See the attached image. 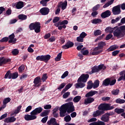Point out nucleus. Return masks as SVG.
Here are the masks:
<instances>
[{
    "label": "nucleus",
    "mask_w": 125,
    "mask_h": 125,
    "mask_svg": "<svg viewBox=\"0 0 125 125\" xmlns=\"http://www.w3.org/2000/svg\"><path fill=\"white\" fill-rule=\"evenodd\" d=\"M59 111L60 117L63 118V117H65L66 115H67L66 113H68L70 114L75 111V106H74V104L73 102H70L68 103H66L64 104H62L59 108Z\"/></svg>",
    "instance_id": "f257e3e1"
},
{
    "label": "nucleus",
    "mask_w": 125,
    "mask_h": 125,
    "mask_svg": "<svg viewBox=\"0 0 125 125\" xmlns=\"http://www.w3.org/2000/svg\"><path fill=\"white\" fill-rule=\"evenodd\" d=\"M114 37H116L117 39H121L125 36V25H122L117 28L113 31Z\"/></svg>",
    "instance_id": "f03ea898"
},
{
    "label": "nucleus",
    "mask_w": 125,
    "mask_h": 125,
    "mask_svg": "<svg viewBox=\"0 0 125 125\" xmlns=\"http://www.w3.org/2000/svg\"><path fill=\"white\" fill-rule=\"evenodd\" d=\"M105 45H106V42H99L98 43V46L93 49V52L91 53L92 55H98V54H100L103 51L99 50V49H103Z\"/></svg>",
    "instance_id": "7ed1b4c3"
},
{
    "label": "nucleus",
    "mask_w": 125,
    "mask_h": 125,
    "mask_svg": "<svg viewBox=\"0 0 125 125\" xmlns=\"http://www.w3.org/2000/svg\"><path fill=\"white\" fill-rule=\"evenodd\" d=\"M30 31L34 30L35 33L38 34L41 32V23L39 22H32L29 25Z\"/></svg>",
    "instance_id": "20e7f679"
},
{
    "label": "nucleus",
    "mask_w": 125,
    "mask_h": 125,
    "mask_svg": "<svg viewBox=\"0 0 125 125\" xmlns=\"http://www.w3.org/2000/svg\"><path fill=\"white\" fill-rule=\"evenodd\" d=\"M107 67L106 66L104 65V64H101L97 66H94L93 67L91 68V71H89L88 72V74H89V75H91L92 74H94V73H98L99 71H101V70H106V68Z\"/></svg>",
    "instance_id": "39448f33"
},
{
    "label": "nucleus",
    "mask_w": 125,
    "mask_h": 125,
    "mask_svg": "<svg viewBox=\"0 0 125 125\" xmlns=\"http://www.w3.org/2000/svg\"><path fill=\"white\" fill-rule=\"evenodd\" d=\"M98 110L100 111L104 112V111H110L115 109L114 105L110 106L109 104H101L98 107Z\"/></svg>",
    "instance_id": "423d86ee"
},
{
    "label": "nucleus",
    "mask_w": 125,
    "mask_h": 125,
    "mask_svg": "<svg viewBox=\"0 0 125 125\" xmlns=\"http://www.w3.org/2000/svg\"><path fill=\"white\" fill-rule=\"evenodd\" d=\"M89 78V75L86 74H82L78 79V83H86L87 82V80Z\"/></svg>",
    "instance_id": "0eeeda50"
},
{
    "label": "nucleus",
    "mask_w": 125,
    "mask_h": 125,
    "mask_svg": "<svg viewBox=\"0 0 125 125\" xmlns=\"http://www.w3.org/2000/svg\"><path fill=\"white\" fill-rule=\"evenodd\" d=\"M113 15H119L121 14V5H118L112 8V10Z\"/></svg>",
    "instance_id": "6e6552de"
},
{
    "label": "nucleus",
    "mask_w": 125,
    "mask_h": 125,
    "mask_svg": "<svg viewBox=\"0 0 125 125\" xmlns=\"http://www.w3.org/2000/svg\"><path fill=\"white\" fill-rule=\"evenodd\" d=\"M112 115L110 113H106L102 116L101 120L103 122H104V123H108L110 121V116H112Z\"/></svg>",
    "instance_id": "1a4fd4ad"
},
{
    "label": "nucleus",
    "mask_w": 125,
    "mask_h": 125,
    "mask_svg": "<svg viewBox=\"0 0 125 125\" xmlns=\"http://www.w3.org/2000/svg\"><path fill=\"white\" fill-rule=\"evenodd\" d=\"M42 79H41V77L38 76L34 79L33 81V83H34V86L35 87H39L42 85Z\"/></svg>",
    "instance_id": "9d476101"
},
{
    "label": "nucleus",
    "mask_w": 125,
    "mask_h": 125,
    "mask_svg": "<svg viewBox=\"0 0 125 125\" xmlns=\"http://www.w3.org/2000/svg\"><path fill=\"white\" fill-rule=\"evenodd\" d=\"M43 110L42 107H39L36 108L34 110L30 112V115H34V116H37V115H39V114H41L42 110Z\"/></svg>",
    "instance_id": "9b49d317"
},
{
    "label": "nucleus",
    "mask_w": 125,
    "mask_h": 125,
    "mask_svg": "<svg viewBox=\"0 0 125 125\" xmlns=\"http://www.w3.org/2000/svg\"><path fill=\"white\" fill-rule=\"evenodd\" d=\"M74 46V42L68 41L65 44L62 46V49H69Z\"/></svg>",
    "instance_id": "f8f14e48"
},
{
    "label": "nucleus",
    "mask_w": 125,
    "mask_h": 125,
    "mask_svg": "<svg viewBox=\"0 0 125 125\" xmlns=\"http://www.w3.org/2000/svg\"><path fill=\"white\" fill-rule=\"evenodd\" d=\"M10 62H11V59L6 58L3 57L0 58V66L5 65V64H7V63Z\"/></svg>",
    "instance_id": "ddd939ff"
},
{
    "label": "nucleus",
    "mask_w": 125,
    "mask_h": 125,
    "mask_svg": "<svg viewBox=\"0 0 125 125\" xmlns=\"http://www.w3.org/2000/svg\"><path fill=\"white\" fill-rule=\"evenodd\" d=\"M37 119V116L34 114H25L24 115V120L25 121H33V120H36Z\"/></svg>",
    "instance_id": "4468645a"
},
{
    "label": "nucleus",
    "mask_w": 125,
    "mask_h": 125,
    "mask_svg": "<svg viewBox=\"0 0 125 125\" xmlns=\"http://www.w3.org/2000/svg\"><path fill=\"white\" fill-rule=\"evenodd\" d=\"M14 38H15V35H14V33H12L11 35L9 36V38H8V39H9V40L8 41L9 43H13V44L16 43V41H17V39Z\"/></svg>",
    "instance_id": "2eb2a0df"
},
{
    "label": "nucleus",
    "mask_w": 125,
    "mask_h": 125,
    "mask_svg": "<svg viewBox=\"0 0 125 125\" xmlns=\"http://www.w3.org/2000/svg\"><path fill=\"white\" fill-rule=\"evenodd\" d=\"M49 11V8L48 7H43L40 10V12L42 15L45 16L48 15Z\"/></svg>",
    "instance_id": "dca6fc26"
},
{
    "label": "nucleus",
    "mask_w": 125,
    "mask_h": 125,
    "mask_svg": "<svg viewBox=\"0 0 125 125\" xmlns=\"http://www.w3.org/2000/svg\"><path fill=\"white\" fill-rule=\"evenodd\" d=\"M104 114H105V112L101 111V110L99 109L97 110L96 111H94L92 116L94 118H97V117L102 116V115H104Z\"/></svg>",
    "instance_id": "f3484780"
},
{
    "label": "nucleus",
    "mask_w": 125,
    "mask_h": 125,
    "mask_svg": "<svg viewBox=\"0 0 125 125\" xmlns=\"http://www.w3.org/2000/svg\"><path fill=\"white\" fill-rule=\"evenodd\" d=\"M111 11H110V10H107L105 12L102 13L101 15V16L102 18L105 19L109 17V16H111Z\"/></svg>",
    "instance_id": "a211bd4d"
},
{
    "label": "nucleus",
    "mask_w": 125,
    "mask_h": 125,
    "mask_svg": "<svg viewBox=\"0 0 125 125\" xmlns=\"http://www.w3.org/2000/svg\"><path fill=\"white\" fill-rule=\"evenodd\" d=\"M119 75L121 76H120L118 79V82H121V81H123L125 82V70H123L120 72Z\"/></svg>",
    "instance_id": "6ab92c4d"
},
{
    "label": "nucleus",
    "mask_w": 125,
    "mask_h": 125,
    "mask_svg": "<svg viewBox=\"0 0 125 125\" xmlns=\"http://www.w3.org/2000/svg\"><path fill=\"white\" fill-rule=\"evenodd\" d=\"M92 102H94V98L92 97L87 98L84 99V104L87 105V104H91Z\"/></svg>",
    "instance_id": "aec40b11"
},
{
    "label": "nucleus",
    "mask_w": 125,
    "mask_h": 125,
    "mask_svg": "<svg viewBox=\"0 0 125 125\" xmlns=\"http://www.w3.org/2000/svg\"><path fill=\"white\" fill-rule=\"evenodd\" d=\"M97 93V91H90L89 92H88L87 94H86L85 97H86V98L89 97H92L93 95H95Z\"/></svg>",
    "instance_id": "412c9836"
},
{
    "label": "nucleus",
    "mask_w": 125,
    "mask_h": 125,
    "mask_svg": "<svg viewBox=\"0 0 125 125\" xmlns=\"http://www.w3.org/2000/svg\"><path fill=\"white\" fill-rule=\"evenodd\" d=\"M18 72L13 73L10 74V75L8 77V79H12V80H15V79H17V78H18Z\"/></svg>",
    "instance_id": "4be33fe9"
},
{
    "label": "nucleus",
    "mask_w": 125,
    "mask_h": 125,
    "mask_svg": "<svg viewBox=\"0 0 125 125\" xmlns=\"http://www.w3.org/2000/svg\"><path fill=\"white\" fill-rule=\"evenodd\" d=\"M110 84V78H106L103 81V86H109Z\"/></svg>",
    "instance_id": "5701e85b"
},
{
    "label": "nucleus",
    "mask_w": 125,
    "mask_h": 125,
    "mask_svg": "<svg viewBox=\"0 0 125 125\" xmlns=\"http://www.w3.org/2000/svg\"><path fill=\"white\" fill-rule=\"evenodd\" d=\"M16 7L17 9H21L22 7H24V2L22 1H19L17 2Z\"/></svg>",
    "instance_id": "b1692460"
},
{
    "label": "nucleus",
    "mask_w": 125,
    "mask_h": 125,
    "mask_svg": "<svg viewBox=\"0 0 125 125\" xmlns=\"http://www.w3.org/2000/svg\"><path fill=\"white\" fill-rule=\"evenodd\" d=\"M82 44L83 43H79V42L75 43V46H77L76 47V49H77L78 51L82 50V49L83 48V45H82Z\"/></svg>",
    "instance_id": "393cba45"
},
{
    "label": "nucleus",
    "mask_w": 125,
    "mask_h": 125,
    "mask_svg": "<svg viewBox=\"0 0 125 125\" xmlns=\"http://www.w3.org/2000/svg\"><path fill=\"white\" fill-rule=\"evenodd\" d=\"M51 58V56L50 55H43V61L46 63L48 61H49Z\"/></svg>",
    "instance_id": "a878e982"
},
{
    "label": "nucleus",
    "mask_w": 125,
    "mask_h": 125,
    "mask_svg": "<svg viewBox=\"0 0 125 125\" xmlns=\"http://www.w3.org/2000/svg\"><path fill=\"white\" fill-rule=\"evenodd\" d=\"M18 19L19 20H21L22 21H23L24 20H26L27 18H28V17L26 15L24 14H20L18 16Z\"/></svg>",
    "instance_id": "bb28decb"
},
{
    "label": "nucleus",
    "mask_w": 125,
    "mask_h": 125,
    "mask_svg": "<svg viewBox=\"0 0 125 125\" xmlns=\"http://www.w3.org/2000/svg\"><path fill=\"white\" fill-rule=\"evenodd\" d=\"M118 46L117 45H113L111 46L109 48H108L107 49V51L108 52H110V51H114V50H115V49H117L118 48Z\"/></svg>",
    "instance_id": "cd10ccee"
},
{
    "label": "nucleus",
    "mask_w": 125,
    "mask_h": 125,
    "mask_svg": "<svg viewBox=\"0 0 125 125\" xmlns=\"http://www.w3.org/2000/svg\"><path fill=\"white\" fill-rule=\"evenodd\" d=\"M114 112L116 113V114H122V113H125V109L117 107L114 109Z\"/></svg>",
    "instance_id": "c85d7f7f"
},
{
    "label": "nucleus",
    "mask_w": 125,
    "mask_h": 125,
    "mask_svg": "<svg viewBox=\"0 0 125 125\" xmlns=\"http://www.w3.org/2000/svg\"><path fill=\"white\" fill-rule=\"evenodd\" d=\"M55 123H56V119L52 118L49 121H47V124L48 125H53L54 124H55Z\"/></svg>",
    "instance_id": "c756f323"
},
{
    "label": "nucleus",
    "mask_w": 125,
    "mask_h": 125,
    "mask_svg": "<svg viewBox=\"0 0 125 125\" xmlns=\"http://www.w3.org/2000/svg\"><path fill=\"white\" fill-rule=\"evenodd\" d=\"M104 31L106 33L112 34L113 32H114V28H111L110 26H108L105 29Z\"/></svg>",
    "instance_id": "7c9ffc66"
},
{
    "label": "nucleus",
    "mask_w": 125,
    "mask_h": 125,
    "mask_svg": "<svg viewBox=\"0 0 125 125\" xmlns=\"http://www.w3.org/2000/svg\"><path fill=\"white\" fill-rule=\"evenodd\" d=\"M49 110H45L44 111L42 112L40 114L41 117H46V116H48V114H49Z\"/></svg>",
    "instance_id": "2f4dec72"
},
{
    "label": "nucleus",
    "mask_w": 125,
    "mask_h": 125,
    "mask_svg": "<svg viewBox=\"0 0 125 125\" xmlns=\"http://www.w3.org/2000/svg\"><path fill=\"white\" fill-rule=\"evenodd\" d=\"M81 99L82 97L81 96H77L74 98L73 101L74 103H78V102H80Z\"/></svg>",
    "instance_id": "473e14b6"
},
{
    "label": "nucleus",
    "mask_w": 125,
    "mask_h": 125,
    "mask_svg": "<svg viewBox=\"0 0 125 125\" xmlns=\"http://www.w3.org/2000/svg\"><path fill=\"white\" fill-rule=\"evenodd\" d=\"M114 0H111L108 1L104 5V8H106V7H108V6H109V5H111V4H113V3H114Z\"/></svg>",
    "instance_id": "72a5a7b5"
},
{
    "label": "nucleus",
    "mask_w": 125,
    "mask_h": 125,
    "mask_svg": "<svg viewBox=\"0 0 125 125\" xmlns=\"http://www.w3.org/2000/svg\"><path fill=\"white\" fill-rule=\"evenodd\" d=\"M119 93H120V90L118 88L114 89L111 91V94H112V95H119Z\"/></svg>",
    "instance_id": "f704fd0d"
},
{
    "label": "nucleus",
    "mask_w": 125,
    "mask_h": 125,
    "mask_svg": "<svg viewBox=\"0 0 125 125\" xmlns=\"http://www.w3.org/2000/svg\"><path fill=\"white\" fill-rule=\"evenodd\" d=\"M87 89H91L93 87V83L92 81H89L87 82Z\"/></svg>",
    "instance_id": "c9c22d12"
},
{
    "label": "nucleus",
    "mask_w": 125,
    "mask_h": 125,
    "mask_svg": "<svg viewBox=\"0 0 125 125\" xmlns=\"http://www.w3.org/2000/svg\"><path fill=\"white\" fill-rule=\"evenodd\" d=\"M11 101V99L9 97L5 98L3 101V105H6L7 103H9Z\"/></svg>",
    "instance_id": "e433bc0d"
},
{
    "label": "nucleus",
    "mask_w": 125,
    "mask_h": 125,
    "mask_svg": "<svg viewBox=\"0 0 125 125\" xmlns=\"http://www.w3.org/2000/svg\"><path fill=\"white\" fill-rule=\"evenodd\" d=\"M102 20L100 19H94L93 20L92 23V24H99V23H101Z\"/></svg>",
    "instance_id": "4c0bfd02"
},
{
    "label": "nucleus",
    "mask_w": 125,
    "mask_h": 125,
    "mask_svg": "<svg viewBox=\"0 0 125 125\" xmlns=\"http://www.w3.org/2000/svg\"><path fill=\"white\" fill-rule=\"evenodd\" d=\"M115 102L117 104H124L125 102V100L121 99V98H118L115 100Z\"/></svg>",
    "instance_id": "58836bf2"
},
{
    "label": "nucleus",
    "mask_w": 125,
    "mask_h": 125,
    "mask_svg": "<svg viewBox=\"0 0 125 125\" xmlns=\"http://www.w3.org/2000/svg\"><path fill=\"white\" fill-rule=\"evenodd\" d=\"M99 83H100V82L99 80L95 81L93 83V88H97L99 86Z\"/></svg>",
    "instance_id": "ea45409f"
},
{
    "label": "nucleus",
    "mask_w": 125,
    "mask_h": 125,
    "mask_svg": "<svg viewBox=\"0 0 125 125\" xmlns=\"http://www.w3.org/2000/svg\"><path fill=\"white\" fill-rule=\"evenodd\" d=\"M68 4V2L67 0H65L64 2L62 4V9L64 10V9H66V7H67V5Z\"/></svg>",
    "instance_id": "a19ab883"
},
{
    "label": "nucleus",
    "mask_w": 125,
    "mask_h": 125,
    "mask_svg": "<svg viewBox=\"0 0 125 125\" xmlns=\"http://www.w3.org/2000/svg\"><path fill=\"white\" fill-rule=\"evenodd\" d=\"M116 83H117V80L116 79L111 80V79L109 78V85H115V84H116Z\"/></svg>",
    "instance_id": "79ce46f5"
},
{
    "label": "nucleus",
    "mask_w": 125,
    "mask_h": 125,
    "mask_svg": "<svg viewBox=\"0 0 125 125\" xmlns=\"http://www.w3.org/2000/svg\"><path fill=\"white\" fill-rule=\"evenodd\" d=\"M85 86V84L84 83H79L76 84V88H78V87H80V88H83V87H84Z\"/></svg>",
    "instance_id": "37998d69"
},
{
    "label": "nucleus",
    "mask_w": 125,
    "mask_h": 125,
    "mask_svg": "<svg viewBox=\"0 0 125 125\" xmlns=\"http://www.w3.org/2000/svg\"><path fill=\"white\" fill-rule=\"evenodd\" d=\"M62 52H61L59 54H58L57 57L55 59V61H60V60H61V57H62Z\"/></svg>",
    "instance_id": "c03bdc74"
},
{
    "label": "nucleus",
    "mask_w": 125,
    "mask_h": 125,
    "mask_svg": "<svg viewBox=\"0 0 125 125\" xmlns=\"http://www.w3.org/2000/svg\"><path fill=\"white\" fill-rule=\"evenodd\" d=\"M47 74L45 73L42 75L41 80L42 81L43 83H44L47 80Z\"/></svg>",
    "instance_id": "a18cd8bd"
},
{
    "label": "nucleus",
    "mask_w": 125,
    "mask_h": 125,
    "mask_svg": "<svg viewBox=\"0 0 125 125\" xmlns=\"http://www.w3.org/2000/svg\"><path fill=\"white\" fill-rule=\"evenodd\" d=\"M12 54L14 56H16V55H18V54H19V51L17 49H14L12 51Z\"/></svg>",
    "instance_id": "49530a36"
},
{
    "label": "nucleus",
    "mask_w": 125,
    "mask_h": 125,
    "mask_svg": "<svg viewBox=\"0 0 125 125\" xmlns=\"http://www.w3.org/2000/svg\"><path fill=\"white\" fill-rule=\"evenodd\" d=\"M64 120L66 123H69V122L71 121L72 118H71V116H70V115H67L64 118Z\"/></svg>",
    "instance_id": "de8ad7c7"
},
{
    "label": "nucleus",
    "mask_w": 125,
    "mask_h": 125,
    "mask_svg": "<svg viewBox=\"0 0 125 125\" xmlns=\"http://www.w3.org/2000/svg\"><path fill=\"white\" fill-rule=\"evenodd\" d=\"M21 108H22V105H20L19 106L17 107V109H16L14 111V114H19L20 113V110H21Z\"/></svg>",
    "instance_id": "09e8293b"
},
{
    "label": "nucleus",
    "mask_w": 125,
    "mask_h": 125,
    "mask_svg": "<svg viewBox=\"0 0 125 125\" xmlns=\"http://www.w3.org/2000/svg\"><path fill=\"white\" fill-rule=\"evenodd\" d=\"M9 38L8 37H4L0 40V42H7Z\"/></svg>",
    "instance_id": "8fccbe9b"
},
{
    "label": "nucleus",
    "mask_w": 125,
    "mask_h": 125,
    "mask_svg": "<svg viewBox=\"0 0 125 125\" xmlns=\"http://www.w3.org/2000/svg\"><path fill=\"white\" fill-rule=\"evenodd\" d=\"M40 3L42 5V6H47V2L45 0H41Z\"/></svg>",
    "instance_id": "3c124183"
},
{
    "label": "nucleus",
    "mask_w": 125,
    "mask_h": 125,
    "mask_svg": "<svg viewBox=\"0 0 125 125\" xmlns=\"http://www.w3.org/2000/svg\"><path fill=\"white\" fill-rule=\"evenodd\" d=\"M99 35H101V30L98 29L94 32V36H99Z\"/></svg>",
    "instance_id": "603ef678"
},
{
    "label": "nucleus",
    "mask_w": 125,
    "mask_h": 125,
    "mask_svg": "<svg viewBox=\"0 0 125 125\" xmlns=\"http://www.w3.org/2000/svg\"><path fill=\"white\" fill-rule=\"evenodd\" d=\"M18 70L19 73H22V72H23L24 70H25V66L22 65L19 67Z\"/></svg>",
    "instance_id": "864d4df0"
},
{
    "label": "nucleus",
    "mask_w": 125,
    "mask_h": 125,
    "mask_svg": "<svg viewBox=\"0 0 125 125\" xmlns=\"http://www.w3.org/2000/svg\"><path fill=\"white\" fill-rule=\"evenodd\" d=\"M37 61H43V55L38 56L36 57Z\"/></svg>",
    "instance_id": "5fc2aeb1"
},
{
    "label": "nucleus",
    "mask_w": 125,
    "mask_h": 125,
    "mask_svg": "<svg viewBox=\"0 0 125 125\" xmlns=\"http://www.w3.org/2000/svg\"><path fill=\"white\" fill-rule=\"evenodd\" d=\"M60 20V18L59 17H55L53 20V23H57Z\"/></svg>",
    "instance_id": "6e6d98bb"
},
{
    "label": "nucleus",
    "mask_w": 125,
    "mask_h": 125,
    "mask_svg": "<svg viewBox=\"0 0 125 125\" xmlns=\"http://www.w3.org/2000/svg\"><path fill=\"white\" fill-rule=\"evenodd\" d=\"M86 36H87V34L85 33V32H83L82 33L80 34L79 36H80V38H83V39H84V38H85Z\"/></svg>",
    "instance_id": "4d7b16f0"
},
{
    "label": "nucleus",
    "mask_w": 125,
    "mask_h": 125,
    "mask_svg": "<svg viewBox=\"0 0 125 125\" xmlns=\"http://www.w3.org/2000/svg\"><path fill=\"white\" fill-rule=\"evenodd\" d=\"M100 7V4H97L96 6H94L92 8V11H96V10H98L99 8Z\"/></svg>",
    "instance_id": "13d9d810"
},
{
    "label": "nucleus",
    "mask_w": 125,
    "mask_h": 125,
    "mask_svg": "<svg viewBox=\"0 0 125 125\" xmlns=\"http://www.w3.org/2000/svg\"><path fill=\"white\" fill-rule=\"evenodd\" d=\"M112 38H113V35L110 33L108 34L105 37V41H109V40H111Z\"/></svg>",
    "instance_id": "bf43d9fd"
},
{
    "label": "nucleus",
    "mask_w": 125,
    "mask_h": 125,
    "mask_svg": "<svg viewBox=\"0 0 125 125\" xmlns=\"http://www.w3.org/2000/svg\"><path fill=\"white\" fill-rule=\"evenodd\" d=\"M76 41L78 42H83V39L81 36L78 37L76 38Z\"/></svg>",
    "instance_id": "052dcab7"
},
{
    "label": "nucleus",
    "mask_w": 125,
    "mask_h": 125,
    "mask_svg": "<svg viewBox=\"0 0 125 125\" xmlns=\"http://www.w3.org/2000/svg\"><path fill=\"white\" fill-rule=\"evenodd\" d=\"M97 121V119L96 118H92L87 121L88 123H95Z\"/></svg>",
    "instance_id": "680f3d73"
},
{
    "label": "nucleus",
    "mask_w": 125,
    "mask_h": 125,
    "mask_svg": "<svg viewBox=\"0 0 125 125\" xmlns=\"http://www.w3.org/2000/svg\"><path fill=\"white\" fill-rule=\"evenodd\" d=\"M68 75H69V72H68V71H66L64 72V73L62 75L61 78L62 79H65V78H66V77H67Z\"/></svg>",
    "instance_id": "e2e57ef3"
},
{
    "label": "nucleus",
    "mask_w": 125,
    "mask_h": 125,
    "mask_svg": "<svg viewBox=\"0 0 125 125\" xmlns=\"http://www.w3.org/2000/svg\"><path fill=\"white\" fill-rule=\"evenodd\" d=\"M66 85V84L64 83H62L60 84V85L58 87V89L59 90H61V89H62V88H64V87Z\"/></svg>",
    "instance_id": "0e129e2a"
},
{
    "label": "nucleus",
    "mask_w": 125,
    "mask_h": 125,
    "mask_svg": "<svg viewBox=\"0 0 125 125\" xmlns=\"http://www.w3.org/2000/svg\"><path fill=\"white\" fill-rule=\"evenodd\" d=\"M10 74H11L10 70H8L5 75L4 78L8 79V77H9V76H10Z\"/></svg>",
    "instance_id": "69168bd1"
},
{
    "label": "nucleus",
    "mask_w": 125,
    "mask_h": 125,
    "mask_svg": "<svg viewBox=\"0 0 125 125\" xmlns=\"http://www.w3.org/2000/svg\"><path fill=\"white\" fill-rule=\"evenodd\" d=\"M81 53H82L83 55H88V54L89 53L88 50H85L84 51H81Z\"/></svg>",
    "instance_id": "338daca9"
},
{
    "label": "nucleus",
    "mask_w": 125,
    "mask_h": 125,
    "mask_svg": "<svg viewBox=\"0 0 125 125\" xmlns=\"http://www.w3.org/2000/svg\"><path fill=\"white\" fill-rule=\"evenodd\" d=\"M69 95H70L69 92H67L66 93H64V94L63 95V98H64V99L68 98Z\"/></svg>",
    "instance_id": "774afa93"
}]
</instances>
